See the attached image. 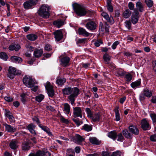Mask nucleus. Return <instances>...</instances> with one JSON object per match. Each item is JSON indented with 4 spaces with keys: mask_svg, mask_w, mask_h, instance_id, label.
<instances>
[{
    "mask_svg": "<svg viewBox=\"0 0 156 156\" xmlns=\"http://www.w3.org/2000/svg\"><path fill=\"white\" fill-rule=\"evenodd\" d=\"M150 116L153 122H156V115L154 113L150 114Z\"/></svg>",
    "mask_w": 156,
    "mask_h": 156,
    "instance_id": "nucleus-58",
    "label": "nucleus"
},
{
    "mask_svg": "<svg viewBox=\"0 0 156 156\" xmlns=\"http://www.w3.org/2000/svg\"><path fill=\"white\" fill-rule=\"evenodd\" d=\"M73 114L75 117H80L82 118V112L80 107H73Z\"/></svg>",
    "mask_w": 156,
    "mask_h": 156,
    "instance_id": "nucleus-9",
    "label": "nucleus"
},
{
    "mask_svg": "<svg viewBox=\"0 0 156 156\" xmlns=\"http://www.w3.org/2000/svg\"><path fill=\"white\" fill-rule=\"evenodd\" d=\"M103 58L104 60L107 62H108L110 60L111 57L108 54H105L103 56Z\"/></svg>",
    "mask_w": 156,
    "mask_h": 156,
    "instance_id": "nucleus-48",
    "label": "nucleus"
},
{
    "mask_svg": "<svg viewBox=\"0 0 156 156\" xmlns=\"http://www.w3.org/2000/svg\"><path fill=\"white\" fill-rule=\"evenodd\" d=\"M53 23L54 25L58 28H60L64 24L63 21L61 20H58L56 21H54Z\"/></svg>",
    "mask_w": 156,
    "mask_h": 156,
    "instance_id": "nucleus-29",
    "label": "nucleus"
},
{
    "mask_svg": "<svg viewBox=\"0 0 156 156\" xmlns=\"http://www.w3.org/2000/svg\"><path fill=\"white\" fill-rule=\"evenodd\" d=\"M45 86L47 90L48 95L49 97H53L54 95V93L52 86L50 84L49 82H47Z\"/></svg>",
    "mask_w": 156,
    "mask_h": 156,
    "instance_id": "nucleus-8",
    "label": "nucleus"
},
{
    "mask_svg": "<svg viewBox=\"0 0 156 156\" xmlns=\"http://www.w3.org/2000/svg\"><path fill=\"white\" fill-rule=\"evenodd\" d=\"M0 58L4 60H7L8 58L7 55L4 52L0 53Z\"/></svg>",
    "mask_w": 156,
    "mask_h": 156,
    "instance_id": "nucleus-41",
    "label": "nucleus"
},
{
    "mask_svg": "<svg viewBox=\"0 0 156 156\" xmlns=\"http://www.w3.org/2000/svg\"><path fill=\"white\" fill-rule=\"evenodd\" d=\"M136 6L137 9L140 12H143L144 10V6L140 1H138L136 2Z\"/></svg>",
    "mask_w": 156,
    "mask_h": 156,
    "instance_id": "nucleus-19",
    "label": "nucleus"
},
{
    "mask_svg": "<svg viewBox=\"0 0 156 156\" xmlns=\"http://www.w3.org/2000/svg\"><path fill=\"white\" fill-rule=\"evenodd\" d=\"M45 153L50 155V154L48 152H45L44 151H38L36 153H31L28 156H44L45 154Z\"/></svg>",
    "mask_w": 156,
    "mask_h": 156,
    "instance_id": "nucleus-16",
    "label": "nucleus"
},
{
    "mask_svg": "<svg viewBox=\"0 0 156 156\" xmlns=\"http://www.w3.org/2000/svg\"><path fill=\"white\" fill-rule=\"evenodd\" d=\"M63 111L65 113L68 115L70 113V105L67 103H64L63 104Z\"/></svg>",
    "mask_w": 156,
    "mask_h": 156,
    "instance_id": "nucleus-22",
    "label": "nucleus"
},
{
    "mask_svg": "<svg viewBox=\"0 0 156 156\" xmlns=\"http://www.w3.org/2000/svg\"><path fill=\"white\" fill-rule=\"evenodd\" d=\"M128 6L130 10H134V5L133 2H129L128 3Z\"/></svg>",
    "mask_w": 156,
    "mask_h": 156,
    "instance_id": "nucleus-56",
    "label": "nucleus"
},
{
    "mask_svg": "<svg viewBox=\"0 0 156 156\" xmlns=\"http://www.w3.org/2000/svg\"><path fill=\"white\" fill-rule=\"evenodd\" d=\"M30 146L29 143L27 141H24L22 144V148L23 151H28L30 149Z\"/></svg>",
    "mask_w": 156,
    "mask_h": 156,
    "instance_id": "nucleus-27",
    "label": "nucleus"
},
{
    "mask_svg": "<svg viewBox=\"0 0 156 156\" xmlns=\"http://www.w3.org/2000/svg\"><path fill=\"white\" fill-rule=\"evenodd\" d=\"M43 53L42 49H36L34 51V55L36 58H39L41 56Z\"/></svg>",
    "mask_w": 156,
    "mask_h": 156,
    "instance_id": "nucleus-24",
    "label": "nucleus"
},
{
    "mask_svg": "<svg viewBox=\"0 0 156 156\" xmlns=\"http://www.w3.org/2000/svg\"><path fill=\"white\" fill-rule=\"evenodd\" d=\"M79 34L80 35L85 36L87 37L89 35V33L82 28H80L78 30Z\"/></svg>",
    "mask_w": 156,
    "mask_h": 156,
    "instance_id": "nucleus-26",
    "label": "nucleus"
},
{
    "mask_svg": "<svg viewBox=\"0 0 156 156\" xmlns=\"http://www.w3.org/2000/svg\"><path fill=\"white\" fill-rule=\"evenodd\" d=\"M18 142L17 140H13L10 142L9 146L12 149L16 150L18 147Z\"/></svg>",
    "mask_w": 156,
    "mask_h": 156,
    "instance_id": "nucleus-17",
    "label": "nucleus"
},
{
    "mask_svg": "<svg viewBox=\"0 0 156 156\" xmlns=\"http://www.w3.org/2000/svg\"><path fill=\"white\" fill-rule=\"evenodd\" d=\"M121 152L119 151H117L113 152L111 156H121Z\"/></svg>",
    "mask_w": 156,
    "mask_h": 156,
    "instance_id": "nucleus-54",
    "label": "nucleus"
},
{
    "mask_svg": "<svg viewBox=\"0 0 156 156\" xmlns=\"http://www.w3.org/2000/svg\"><path fill=\"white\" fill-rule=\"evenodd\" d=\"M86 112L87 113V115L88 117L90 118L93 114L92 113V112L89 108H87L86 109Z\"/></svg>",
    "mask_w": 156,
    "mask_h": 156,
    "instance_id": "nucleus-47",
    "label": "nucleus"
},
{
    "mask_svg": "<svg viewBox=\"0 0 156 156\" xmlns=\"http://www.w3.org/2000/svg\"><path fill=\"white\" fill-rule=\"evenodd\" d=\"M107 7L108 10L111 12H113V8L112 6L111 5L110 2L109 1H108L107 2Z\"/></svg>",
    "mask_w": 156,
    "mask_h": 156,
    "instance_id": "nucleus-46",
    "label": "nucleus"
},
{
    "mask_svg": "<svg viewBox=\"0 0 156 156\" xmlns=\"http://www.w3.org/2000/svg\"><path fill=\"white\" fill-rule=\"evenodd\" d=\"M116 137H117L118 141L122 142L123 140V137L121 133L119 134Z\"/></svg>",
    "mask_w": 156,
    "mask_h": 156,
    "instance_id": "nucleus-53",
    "label": "nucleus"
},
{
    "mask_svg": "<svg viewBox=\"0 0 156 156\" xmlns=\"http://www.w3.org/2000/svg\"><path fill=\"white\" fill-rule=\"evenodd\" d=\"M92 129L91 125H90L87 124H84L83 126L82 129L87 132L91 131Z\"/></svg>",
    "mask_w": 156,
    "mask_h": 156,
    "instance_id": "nucleus-33",
    "label": "nucleus"
},
{
    "mask_svg": "<svg viewBox=\"0 0 156 156\" xmlns=\"http://www.w3.org/2000/svg\"><path fill=\"white\" fill-rule=\"evenodd\" d=\"M150 140L152 141H156V134H154L150 136Z\"/></svg>",
    "mask_w": 156,
    "mask_h": 156,
    "instance_id": "nucleus-62",
    "label": "nucleus"
},
{
    "mask_svg": "<svg viewBox=\"0 0 156 156\" xmlns=\"http://www.w3.org/2000/svg\"><path fill=\"white\" fill-rule=\"evenodd\" d=\"M35 127V126L33 124H30L27 126V128L29 131L34 135H36V132L34 130Z\"/></svg>",
    "mask_w": 156,
    "mask_h": 156,
    "instance_id": "nucleus-21",
    "label": "nucleus"
},
{
    "mask_svg": "<svg viewBox=\"0 0 156 156\" xmlns=\"http://www.w3.org/2000/svg\"><path fill=\"white\" fill-rule=\"evenodd\" d=\"M44 96L42 94H40L35 97L36 100L39 102H41L44 98Z\"/></svg>",
    "mask_w": 156,
    "mask_h": 156,
    "instance_id": "nucleus-38",
    "label": "nucleus"
},
{
    "mask_svg": "<svg viewBox=\"0 0 156 156\" xmlns=\"http://www.w3.org/2000/svg\"><path fill=\"white\" fill-rule=\"evenodd\" d=\"M139 15L138 11L136 9H134L132 14L131 19V22L133 24H135L138 22L139 18Z\"/></svg>",
    "mask_w": 156,
    "mask_h": 156,
    "instance_id": "nucleus-7",
    "label": "nucleus"
},
{
    "mask_svg": "<svg viewBox=\"0 0 156 156\" xmlns=\"http://www.w3.org/2000/svg\"><path fill=\"white\" fill-rule=\"evenodd\" d=\"M23 80V83L28 87H32L34 86L35 83L32 78L29 76H25Z\"/></svg>",
    "mask_w": 156,
    "mask_h": 156,
    "instance_id": "nucleus-4",
    "label": "nucleus"
},
{
    "mask_svg": "<svg viewBox=\"0 0 156 156\" xmlns=\"http://www.w3.org/2000/svg\"><path fill=\"white\" fill-rule=\"evenodd\" d=\"M20 48V45L18 44H12L9 47V50L10 51H18Z\"/></svg>",
    "mask_w": 156,
    "mask_h": 156,
    "instance_id": "nucleus-14",
    "label": "nucleus"
},
{
    "mask_svg": "<svg viewBox=\"0 0 156 156\" xmlns=\"http://www.w3.org/2000/svg\"><path fill=\"white\" fill-rule=\"evenodd\" d=\"M64 94L70 95L68 97L70 103L73 105L74 102L75 98L79 94L80 90L76 87L71 88L68 87L64 88L62 90Z\"/></svg>",
    "mask_w": 156,
    "mask_h": 156,
    "instance_id": "nucleus-1",
    "label": "nucleus"
},
{
    "mask_svg": "<svg viewBox=\"0 0 156 156\" xmlns=\"http://www.w3.org/2000/svg\"><path fill=\"white\" fill-rule=\"evenodd\" d=\"M131 14V12L129 9H126L122 13V16L125 18H129Z\"/></svg>",
    "mask_w": 156,
    "mask_h": 156,
    "instance_id": "nucleus-30",
    "label": "nucleus"
},
{
    "mask_svg": "<svg viewBox=\"0 0 156 156\" xmlns=\"http://www.w3.org/2000/svg\"><path fill=\"white\" fill-rule=\"evenodd\" d=\"M122 133L125 137L127 138H129L130 137V134L128 132L127 130L126 129L123 130Z\"/></svg>",
    "mask_w": 156,
    "mask_h": 156,
    "instance_id": "nucleus-45",
    "label": "nucleus"
},
{
    "mask_svg": "<svg viewBox=\"0 0 156 156\" xmlns=\"http://www.w3.org/2000/svg\"><path fill=\"white\" fill-rule=\"evenodd\" d=\"M84 140V139L79 134H76L74 141L76 143L79 144Z\"/></svg>",
    "mask_w": 156,
    "mask_h": 156,
    "instance_id": "nucleus-18",
    "label": "nucleus"
},
{
    "mask_svg": "<svg viewBox=\"0 0 156 156\" xmlns=\"http://www.w3.org/2000/svg\"><path fill=\"white\" fill-rule=\"evenodd\" d=\"M115 113L116 120V121H119L120 119V115L119 112L118 108L116 107L115 109Z\"/></svg>",
    "mask_w": 156,
    "mask_h": 156,
    "instance_id": "nucleus-39",
    "label": "nucleus"
},
{
    "mask_svg": "<svg viewBox=\"0 0 156 156\" xmlns=\"http://www.w3.org/2000/svg\"><path fill=\"white\" fill-rule=\"evenodd\" d=\"M72 120L76 124V125L77 126H79L82 123L78 119H73Z\"/></svg>",
    "mask_w": 156,
    "mask_h": 156,
    "instance_id": "nucleus-50",
    "label": "nucleus"
},
{
    "mask_svg": "<svg viewBox=\"0 0 156 156\" xmlns=\"http://www.w3.org/2000/svg\"><path fill=\"white\" fill-rule=\"evenodd\" d=\"M109 25L107 23H105V28L106 33H108L109 32Z\"/></svg>",
    "mask_w": 156,
    "mask_h": 156,
    "instance_id": "nucleus-59",
    "label": "nucleus"
},
{
    "mask_svg": "<svg viewBox=\"0 0 156 156\" xmlns=\"http://www.w3.org/2000/svg\"><path fill=\"white\" fill-rule=\"evenodd\" d=\"M116 136V134L115 132L114 131H111L110 133H109L108 134V136L109 137L114 140H115V139Z\"/></svg>",
    "mask_w": 156,
    "mask_h": 156,
    "instance_id": "nucleus-36",
    "label": "nucleus"
},
{
    "mask_svg": "<svg viewBox=\"0 0 156 156\" xmlns=\"http://www.w3.org/2000/svg\"><path fill=\"white\" fill-rule=\"evenodd\" d=\"M69 61V58L68 57H63L61 59V62L62 64L64 66H66L68 65Z\"/></svg>",
    "mask_w": 156,
    "mask_h": 156,
    "instance_id": "nucleus-28",
    "label": "nucleus"
},
{
    "mask_svg": "<svg viewBox=\"0 0 156 156\" xmlns=\"http://www.w3.org/2000/svg\"><path fill=\"white\" fill-rule=\"evenodd\" d=\"M125 78L126 79L127 81L129 82L130 81L132 78V76L130 73H128L125 74Z\"/></svg>",
    "mask_w": 156,
    "mask_h": 156,
    "instance_id": "nucleus-44",
    "label": "nucleus"
},
{
    "mask_svg": "<svg viewBox=\"0 0 156 156\" xmlns=\"http://www.w3.org/2000/svg\"><path fill=\"white\" fill-rule=\"evenodd\" d=\"M55 40L59 41L62 38L63 36L62 31L61 30H58L53 33Z\"/></svg>",
    "mask_w": 156,
    "mask_h": 156,
    "instance_id": "nucleus-12",
    "label": "nucleus"
},
{
    "mask_svg": "<svg viewBox=\"0 0 156 156\" xmlns=\"http://www.w3.org/2000/svg\"><path fill=\"white\" fill-rule=\"evenodd\" d=\"M152 95V92L148 89H144L140 95V100L143 101L145 99V97H151Z\"/></svg>",
    "mask_w": 156,
    "mask_h": 156,
    "instance_id": "nucleus-6",
    "label": "nucleus"
},
{
    "mask_svg": "<svg viewBox=\"0 0 156 156\" xmlns=\"http://www.w3.org/2000/svg\"><path fill=\"white\" fill-rule=\"evenodd\" d=\"M102 114L99 112L95 113L93 114L90 119L94 122H99L101 119Z\"/></svg>",
    "mask_w": 156,
    "mask_h": 156,
    "instance_id": "nucleus-13",
    "label": "nucleus"
},
{
    "mask_svg": "<svg viewBox=\"0 0 156 156\" xmlns=\"http://www.w3.org/2000/svg\"><path fill=\"white\" fill-rule=\"evenodd\" d=\"M20 96L21 97V101L23 104H24L26 102V94H22Z\"/></svg>",
    "mask_w": 156,
    "mask_h": 156,
    "instance_id": "nucleus-51",
    "label": "nucleus"
},
{
    "mask_svg": "<svg viewBox=\"0 0 156 156\" xmlns=\"http://www.w3.org/2000/svg\"><path fill=\"white\" fill-rule=\"evenodd\" d=\"M126 72L122 70H119L117 72V74L118 76L123 77L125 75Z\"/></svg>",
    "mask_w": 156,
    "mask_h": 156,
    "instance_id": "nucleus-49",
    "label": "nucleus"
},
{
    "mask_svg": "<svg viewBox=\"0 0 156 156\" xmlns=\"http://www.w3.org/2000/svg\"><path fill=\"white\" fill-rule=\"evenodd\" d=\"M21 71L18 70H16L15 68L10 67L9 69L8 76L10 79H13L14 76L21 74Z\"/></svg>",
    "mask_w": 156,
    "mask_h": 156,
    "instance_id": "nucleus-5",
    "label": "nucleus"
},
{
    "mask_svg": "<svg viewBox=\"0 0 156 156\" xmlns=\"http://www.w3.org/2000/svg\"><path fill=\"white\" fill-rule=\"evenodd\" d=\"M11 60L13 62L20 63L22 61V58L16 56H12L11 58Z\"/></svg>",
    "mask_w": 156,
    "mask_h": 156,
    "instance_id": "nucleus-34",
    "label": "nucleus"
},
{
    "mask_svg": "<svg viewBox=\"0 0 156 156\" xmlns=\"http://www.w3.org/2000/svg\"><path fill=\"white\" fill-rule=\"evenodd\" d=\"M23 6L24 8L26 9H29L33 5L29 1H27L23 3Z\"/></svg>",
    "mask_w": 156,
    "mask_h": 156,
    "instance_id": "nucleus-40",
    "label": "nucleus"
},
{
    "mask_svg": "<svg viewBox=\"0 0 156 156\" xmlns=\"http://www.w3.org/2000/svg\"><path fill=\"white\" fill-rule=\"evenodd\" d=\"M141 84V80H138L136 81L135 82L132 83L131 85L133 88H135L140 85Z\"/></svg>",
    "mask_w": 156,
    "mask_h": 156,
    "instance_id": "nucleus-35",
    "label": "nucleus"
},
{
    "mask_svg": "<svg viewBox=\"0 0 156 156\" xmlns=\"http://www.w3.org/2000/svg\"><path fill=\"white\" fill-rule=\"evenodd\" d=\"M72 6L75 12L78 16H82L86 15L87 10L82 5L75 3L73 4Z\"/></svg>",
    "mask_w": 156,
    "mask_h": 156,
    "instance_id": "nucleus-2",
    "label": "nucleus"
},
{
    "mask_svg": "<svg viewBox=\"0 0 156 156\" xmlns=\"http://www.w3.org/2000/svg\"><path fill=\"white\" fill-rule=\"evenodd\" d=\"M27 38L29 40L34 41L37 38V36L34 34H30L27 35Z\"/></svg>",
    "mask_w": 156,
    "mask_h": 156,
    "instance_id": "nucleus-32",
    "label": "nucleus"
},
{
    "mask_svg": "<svg viewBox=\"0 0 156 156\" xmlns=\"http://www.w3.org/2000/svg\"><path fill=\"white\" fill-rule=\"evenodd\" d=\"M66 81L65 79L58 77L57 78L56 83L59 85H62L64 84Z\"/></svg>",
    "mask_w": 156,
    "mask_h": 156,
    "instance_id": "nucleus-31",
    "label": "nucleus"
},
{
    "mask_svg": "<svg viewBox=\"0 0 156 156\" xmlns=\"http://www.w3.org/2000/svg\"><path fill=\"white\" fill-rule=\"evenodd\" d=\"M102 44V42L101 40H99L96 41L94 43V45L96 47H99L100 44Z\"/></svg>",
    "mask_w": 156,
    "mask_h": 156,
    "instance_id": "nucleus-57",
    "label": "nucleus"
},
{
    "mask_svg": "<svg viewBox=\"0 0 156 156\" xmlns=\"http://www.w3.org/2000/svg\"><path fill=\"white\" fill-rule=\"evenodd\" d=\"M141 125L142 128L144 130H149L151 129L149 122L146 119H144L142 120Z\"/></svg>",
    "mask_w": 156,
    "mask_h": 156,
    "instance_id": "nucleus-11",
    "label": "nucleus"
},
{
    "mask_svg": "<svg viewBox=\"0 0 156 156\" xmlns=\"http://www.w3.org/2000/svg\"><path fill=\"white\" fill-rule=\"evenodd\" d=\"M126 27L128 30H130L131 28V23L130 20H126L125 22Z\"/></svg>",
    "mask_w": 156,
    "mask_h": 156,
    "instance_id": "nucleus-42",
    "label": "nucleus"
},
{
    "mask_svg": "<svg viewBox=\"0 0 156 156\" xmlns=\"http://www.w3.org/2000/svg\"><path fill=\"white\" fill-rule=\"evenodd\" d=\"M104 17L110 23L112 24L114 23L113 17L112 16L109 17L108 14Z\"/></svg>",
    "mask_w": 156,
    "mask_h": 156,
    "instance_id": "nucleus-37",
    "label": "nucleus"
},
{
    "mask_svg": "<svg viewBox=\"0 0 156 156\" xmlns=\"http://www.w3.org/2000/svg\"><path fill=\"white\" fill-rule=\"evenodd\" d=\"M4 125L5 127L6 131L8 132L13 133L15 132L16 131V128L7 123H5Z\"/></svg>",
    "mask_w": 156,
    "mask_h": 156,
    "instance_id": "nucleus-15",
    "label": "nucleus"
},
{
    "mask_svg": "<svg viewBox=\"0 0 156 156\" xmlns=\"http://www.w3.org/2000/svg\"><path fill=\"white\" fill-rule=\"evenodd\" d=\"M39 126L49 136H52V134L51 132L49 129L47 127L42 126L40 124L39 125Z\"/></svg>",
    "mask_w": 156,
    "mask_h": 156,
    "instance_id": "nucleus-23",
    "label": "nucleus"
},
{
    "mask_svg": "<svg viewBox=\"0 0 156 156\" xmlns=\"http://www.w3.org/2000/svg\"><path fill=\"white\" fill-rule=\"evenodd\" d=\"M86 27L89 30H92L95 29L97 24L94 21L90 20L87 23Z\"/></svg>",
    "mask_w": 156,
    "mask_h": 156,
    "instance_id": "nucleus-10",
    "label": "nucleus"
},
{
    "mask_svg": "<svg viewBox=\"0 0 156 156\" xmlns=\"http://www.w3.org/2000/svg\"><path fill=\"white\" fill-rule=\"evenodd\" d=\"M26 48L28 50L30 51H33L34 50V48L31 46L30 44H27L25 46Z\"/></svg>",
    "mask_w": 156,
    "mask_h": 156,
    "instance_id": "nucleus-55",
    "label": "nucleus"
},
{
    "mask_svg": "<svg viewBox=\"0 0 156 156\" xmlns=\"http://www.w3.org/2000/svg\"><path fill=\"white\" fill-rule=\"evenodd\" d=\"M4 99L6 101L8 102L12 101L13 100V98L10 97H5Z\"/></svg>",
    "mask_w": 156,
    "mask_h": 156,
    "instance_id": "nucleus-61",
    "label": "nucleus"
},
{
    "mask_svg": "<svg viewBox=\"0 0 156 156\" xmlns=\"http://www.w3.org/2000/svg\"><path fill=\"white\" fill-rule=\"evenodd\" d=\"M52 48L51 45L49 44H46L44 47V49L47 51H49L52 50Z\"/></svg>",
    "mask_w": 156,
    "mask_h": 156,
    "instance_id": "nucleus-52",
    "label": "nucleus"
},
{
    "mask_svg": "<svg viewBox=\"0 0 156 156\" xmlns=\"http://www.w3.org/2000/svg\"><path fill=\"white\" fill-rule=\"evenodd\" d=\"M74 154V150L71 148H68L67 150L66 154L67 155L69 154Z\"/></svg>",
    "mask_w": 156,
    "mask_h": 156,
    "instance_id": "nucleus-60",
    "label": "nucleus"
},
{
    "mask_svg": "<svg viewBox=\"0 0 156 156\" xmlns=\"http://www.w3.org/2000/svg\"><path fill=\"white\" fill-rule=\"evenodd\" d=\"M152 66L153 69L155 72L156 74V61H154L152 62Z\"/></svg>",
    "mask_w": 156,
    "mask_h": 156,
    "instance_id": "nucleus-63",
    "label": "nucleus"
},
{
    "mask_svg": "<svg viewBox=\"0 0 156 156\" xmlns=\"http://www.w3.org/2000/svg\"><path fill=\"white\" fill-rule=\"evenodd\" d=\"M49 9L50 8L48 5L44 4L40 8L38 14L43 18H48L50 15Z\"/></svg>",
    "mask_w": 156,
    "mask_h": 156,
    "instance_id": "nucleus-3",
    "label": "nucleus"
},
{
    "mask_svg": "<svg viewBox=\"0 0 156 156\" xmlns=\"http://www.w3.org/2000/svg\"><path fill=\"white\" fill-rule=\"evenodd\" d=\"M129 129L131 132L134 134L137 135L139 133V131L138 128L134 126H130L129 127Z\"/></svg>",
    "mask_w": 156,
    "mask_h": 156,
    "instance_id": "nucleus-20",
    "label": "nucleus"
},
{
    "mask_svg": "<svg viewBox=\"0 0 156 156\" xmlns=\"http://www.w3.org/2000/svg\"><path fill=\"white\" fill-rule=\"evenodd\" d=\"M145 2L149 8L151 7L153 4V1L151 0H145Z\"/></svg>",
    "mask_w": 156,
    "mask_h": 156,
    "instance_id": "nucleus-43",
    "label": "nucleus"
},
{
    "mask_svg": "<svg viewBox=\"0 0 156 156\" xmlns=\"http://www.w3.org/2000/svg\"><path fill=\"white\" fill-rule=\"evenodd\" d=\"M89 140L90 142L93 144L99 145L101 143L100 141H99L95 137H90Z\"/></svg>",
    "mask_w": 156,
    "mask_h": 156,
    "instance_id": "nucleus-25",
    "label": "nucleus"
},
{
    "mask_svg": "<svg viewBox=\"0 0 156 156\" xmlns=\"http://www.w3.org/2000/svg\"><path fill=\"white\" fill-rule=\"evenodd\" d=\"M119 44V42L118 41H116L112 45V48L113 49L116 48V46Z\"/></svg>",
    "mask_w": 156,
    "mask_h": 156,
    "instance_id": "nucleus-64",
    "label": "nucleus"
}]
</instances>
